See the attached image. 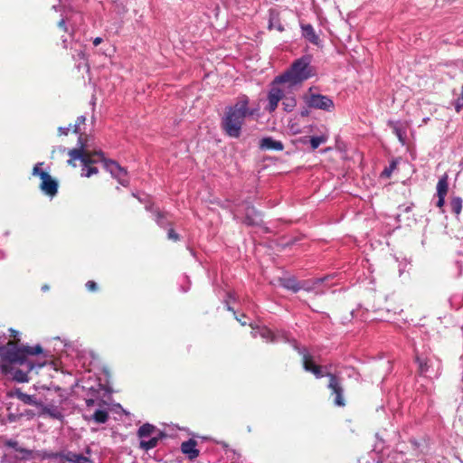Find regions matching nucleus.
<instances>
[{"label":"nucleus","instance_id":"obj_42","mask_svg":"<svg viewBox=\"0 0 463 463\" xmlns=\"http://www.w3.org/2000/svg\"><path fill=\"white\" fill-rule=\"evenodd\" d=\"M395 132H396V135H397V137H399V139H400L402 142H403L400 129L395 128Z\"/></svg>","mask_w":463,"mask_h":463},{"label":"nucleus","instance_id":"obj_22","mask_svg":"<svg viewBox=\"0 0 463 463\" xmlns=\"http://www.w3.org/2000/svg\"><path fill=\"white\" fill-rule=\"evenodd\" d=\"M5 446L8 447V448H12L15 451L21 452V453L26 455L27 457L31 456L32 453H33L32 450L20 447L19 444H18V441H16L14 439H7V440H5Z\"/></svg>","mask_w":463,"mask_h":463},{"label":"nucleus","instance_id":"obj_36","mask_svg":"<svg viewBox=\"0 0 463 463\" xmlns=\"http://www.w3.org/2000/svg\"><path fill=\"white\" fill-rule=\"evenodd\" d=\"M9 331H10V336L13 338L12 340H15L16 345H18L19 339H16L18 332L13 328H10Z\"/></svg>","mask_w":463,"mask_h":463},{"label":"nucleus","instance_id":"obj_50","mask_svg":"<svg viewBox=\"0 0 463 463\" xmlns=\"http://www.w3.org/2000/svg\"><path fill=\"white\" fill-rule=\"evenodd\" d=\"M132 463H136V462H132Z\"/></svg>","mask_w":463,"mask_h":463},{"label":"nucleus","instance_id":"obj_25","mask_svg":"<svg viewBox=\"0 0 463 463\" xmlns=\"http://www.w3.org/2000/svg\"><path fill=\"white\" fill-rule=\"evenodd\" d=\"M303 367L307 372H311L313 367L317 364L313 361V357L309 354H304L302 357Z\"/></svg>","mask_w":463,"mask_h":463},{"label":"nucleus","instance_id":"obj_35","mask_svg":"<svg viewBox=\"0 0 463 463\" xmlns=\"http://www.w3.org/2000/svg\"><path fill=\"white\" fill-rule=\"evenodd\" d=\"M454 106L457 112L461 110L463 108V98L461 96L455 100Z\"/></svg>","mask_w":463,"mask_h":463},{"label":"nucleus","instance_id":"obj_24","mask_svg":"<svg viewBox=\"0 0 463 463\" xmlns=\"http://www.w3.org/2000/svg\"><path fill=\"white\" fill-rule=\"evenodd\" d=\"M155 430V427L149 423L143 424L137 431L139 438H145L150 436Z\"/></svg>","mask_w":463,"mask_h":463},{"label":"nucleus","instance_id":"obj_16","mask_svg":"<svg viewBox=\"0 0 463 463\" xmlns=\"http://www.w3.org/2000/svg\"><path fill=\"white\" fill-rule=\"evenodd\" d=\"M414 361L418 364V373L424 375L430 369V359L420 355L418 352L415 351Z\"/></svg>","mask_w":463,"mask_h":463},{"label":"nucleus","instance_id":"obj_41","mask_svg":"<svg viewBox=\"0 0 463 463\" xmlns=\"http://www.w3.org/2000/svg\"><path fill=\"white\" fill-rule=\"evenodd\" d=\"M300 115L301 117H307L309 115V110L307 109H302Z\"/></svg>","mask_w":463,"mask_h":463},{"label":"nucleus","instance_id":"obj_49","mask_svg":"<svg viewBox=\"0 0 463 463\" xmlns=\"http://www.w3.org/2000/svg\"><path fill=\"white\" fill-rule=\"evenodd\" d=\"M268 335H271V332L269 330H266Z\"/></svg>","mask_w":463,"mask_h":463},{"label":"nucleus","instance_id":"obj_17","mask_svg":"<svg viewBox=\"0 0 463 463\" xmlns=\"http://www.w3.org/2000/svg\"><path fill=\"white\" fill-rule=\"evenodd\" d=\"M27 357H28V355H26L25 363H24L22 364V365H25L26 366L27 372H24L22 370L17 369L14 372V379L16 381L20 382V383H24V382H27L28 381L27 373L30 372L33 369V364H32L31 362L28 361Z\"/></svg>","mask_w":463,"mask_h":463},{"label":"nucleus","instance_id":"obj_43","mask_svg":"<svg viewBox=\"0 0 463 463\" xmlns=\"http://www.w3.org/2000/svg\"><path fill=\"white\" fill-rule=\"evenodd\" d=\"M235 318L241 323V326H245L247 324L245 321H243V318H238L237 317H235Z\"/></svg>","mask_w":463,"mask_h":463},{"label":"nucleus","instance_id":"obj_32","mask_svg":"<svg viewBox=\"0 0 463 463\" xmlns=\"http://www.w3.org/2000/svg\"><path fill=\"white\" fill-rule=\"evenodd\" d=\"M310 373H312L316 376V378H322L324 376H326L327 372H324L323 367L321 365H317L316 367L312 368V371Z\"/></svg>","mask_w":463,"mask_h":463},{"label":"nucleus","instance_id":"obj_48","mask_svg":"<svg viewBox=\"0 0 463 463\" xmlns=\"http://www.w3.org/2000/svg\"><path fill=\"white\" fill-rule=\"evenodd\" d=\"M460 96L463 98V86L461 87V94Z\"/></svg>","mask_w":463,"mask_h":463},{"label":"nucleus","instance_id":"obj_33","mask_svg":"<svg viewBox=\"0 0 463 463\" xmlns=\"http://www.w3.org/2000/svg\"><path fill=\"white\" fill-rule=\"evenodd\" d=\"M85 287H86L87 290H89L90 292H95L98 290V285L93 280L87 281L85 284Z\"/></svg>","mask_w":463,"mask_h":463},{"label":"nucleus","instance_id":"obj_18","mask_svg":"<svg viewBox=\"0 0 463 463\" xmlns=\"http://www.w3.org/2000/svg\"><path fill=\"white\" fill-rule=\"evenodd\" d=\"M449 191V176L444 174L437 184V195L446 196Z\"/></svg>","mask_w":463,"mask_h":463},{"label":"nucleus","instance_id":"obj_47","mask_svg":"<svg viewBox=\"0 0 463 463\" xmlns=\"http://www.w3.org/2000/svg\"><path fill=\"white\" fill-rule=\"evenodd\" d=\"M104 54H105V56H109V57H111V55H112L111 53H107V52H105Z\"/></svg>","mask_w":463,"mask_h":463},{"label":"nucleus","instance_id":"obj_21","mask_svg":"<svg viewBox=\"0 0 463 463\" xmlns=\"http://www.w3.org/2000/svg\"><path fill=\"white\" fill-rule=\"evenodd\" d=\"M42 411H43V414H46L52 419L59 420H62V419H63V414L56 407L43 406Z\"/></svg>","mask_w":463,"mask_h":463},{"label":"nucleus","instance_id":"obj_9","mask_svg":"<svg viewBox=\"0 0 463 463\" xmlns=\"http://www.w3.org/2000/svg\"><path fill=\"white\" fill-rule=\"evenodd\" d=\"M304 100L307 107L326 111H332L335 108L334 102L327 96L321 94H309L304 96Z\"/></svg>","mask_w":463,"mask_h":463},{"label":"nucleus","instance_id":"obj_27","mask_svg":"<svg viewBox=\"0 0 463 463\" xmlns=\"http://www.w3.org/2000/svg\"><path fill=\"white\" fill-rule=\"evenodd\" d=\"M159 439L156 437L151 438L149 440H141L140 448L145 450H149L157 446Z\"/></svg>","mask_w":463,"mask_h":463},{"label":"nucleus","instance_id":"obj_38","mask_svg":"<svg viewBox=\"0 0 463 463\" xmlns=\"http://www.w3.org/2000/svg\"><path fill=\"white\" fill-rule=\"evenodd\" d=\"M71 129V127L67 128H59V132H60V135H64V136H67L68 133H69V130Z\"/></svg>","mask_w":463,"mask_h":463},{"label":"nucleus","instance_id":"obj_28","mask_svg":"<svg viewBox=\"0 0 463 463\" xmlns=\"http://www.w3.org/2000/svg\"><path fill=\"white\" fill-rule=\"evenodd\" d=\"M398 162L396 159H392L388 167H385L381 174L382 177L389 178L391 177L394 169H396Z\"/></svg>","mask_w":463,"mask_h":463},{"label":"nucleus","instance_id":"obj_13","mask_svg":"<svg viewBox=\"0 0 463 463\" xmlns=\"http://www.w3.org/2000/svg\"><path fill=\"white\" fill-rule=\"evenodd\" d=\"M283 99H284L283 90L278 87L273 86L268 95L269 104H268L266 109L269 110V112L275 111V109L278 107L279 102L280 100H282Z\"/></svg>","mask_w":463,"mask_h":463},{"label":"nucleus","instance_id":"obj_4","mask_svg":"<svg viewBox=\"0 0 463 463\" xmlns=\"http://www.w3.org/2000/svg\"><path fill=\"white\" fill-rule=\"evenodd\" d=\"M43 165V162L35 164L33 167L32 175L41 179L39 185L41 191L50 197H54L58 193L59 184L48 172L43 170L42 166Z\"/></svg>","mask_w":463,"mask_h":463},{"label":"nucleus","instance_id":"obj_8","mask_svg":"<svg viewBox=\"0 0 463 463\" xmlns=\"http://www.w3.org/2000/svg\"><path fill=\"white\" fill-rule=\"evenodd\" d=\"M94 155L99 156L104 168L108 170L114 178L118 179L122 185H127V170L125 168L121 167L116 161L107 160L101 151H95Z\"/></svg>","mask_w":463,"mask_h":463},{"label":"nucleus","instance_id":"obj_10","mask_svg":"<svg viewBox=\"0 0 463 463\" xmlns=\"http://www.w3.org/2000/svg\"><path fill=\"white\" fill-rule=\"evenodd\" d=\"M301 36L311 44L318 46L321 43L319 34L316 32L314 26L310 24L299 22Z\"/></svg>","mask_w":463,"mask_h":463},{"label":"nucleus","instance_id":"obj_46","mask_svg":"<svg viewBox=\"0 0 463 463\" xmlns=\"http://www.w3.org/2000/svg\"><path fill=\"white\" fill-rule=\"evenodd\" d=\"M94 403V401L93 400H88L87 401V405L90 406V404H93Z\"/></svg>","mask_w":463,"mask_h":463},{"label":"nucleus","instance_id":"obj_6","mask_svg":"<svg viewBox=\"0 0 463 463\" xmlns=\"http://www.w3.org/2000/svg\"><path fill=\"white\" fill-rule=\"evenodd\" d=\"M328 378L327 388L330 390V396L334 397L333 402L337 407H345L346 402L344 397L345 390L342 379L335 373H326Z\"/></svg>","mask_w":463,"mask_h":463},{"label":"nucleus","instance_id":"obj_29","mask_svg":"<svg viewBox=\"0 0 463 463\" xmlns=\"http://www.w3.org/2000/svg\"><path fill=\"white\" fill-rule=\"evenodd\" d=\"M297 101L295 98H284L282 105L284 107V109L288 112L292 111L293 109L296 107Z\"/></svg>","mask_w":463,"mask_h":463},{"label":"nucleus","instance_id":"obj_23","mask_svg":"<svg viewBox=\"0 0 463 463\" xmlns=\"http://www.w3.org/2000/svg\"><path fill=\"white\" fill-rule=\"evenodd\" d=\"M109 412L105 410H97L93 415L92 420L97 423H105L109 420Z\"/></svg>","mask_w":463,"mask_h":463},{"label":"nucleus","instance_id":"obj_26","mask_svg":"<svg viewBox=\"0 0 463 463\" xmlns=\"http://www.w3.org/2000/svg\"><path fill=\"white\" fill-rule=\"evenodd\" d=\"M451 211L458 215L462 210V199L460 197H453L450 201Z\"/></svg>","mask_w":463,"mask_h":463},{"label":"nucleus","instance_id":"obj_12","mask_svg":"<svg viewBox=\"0 0 463 463\" xmlns=\"http://www.w3.org/2000/svg\"><path fill=\"white\" fill-rule=\"evenodd\" d=\"M197 441L194 439H189L182 442L180 449L189 460H194L199 457L200 451L196 449Z\"/></svg>","mask_w":463,"mask_h":463},{"label":"nucleus","instance_id":"obj_40","mask_svg":"<svg viewBox=\"0 0 463 463\" xmlns=\"http://www.w3.org/2000/svg\"><path fill=\"white\" fill-rule=\"evenodd\" d=\"M102 41H103V40H102V38H100V37H97V38H95V39H94V41H93V44H94L95 46H98L99 43H102Z\"/></svg>","mask_w":463,"mask_h":463},{"label":"nucleus","instance_id":"obj_19","mask_svg":"<svg viewBox=\"0 0 463 463\" xmlns=\"http://www.w3.org/2000/svg\"><path fill=\"white\" fill-rule=\"evenodd\" d=\"M280 285L289 290H292L293 292H298L300 289V287L298 283V281L294 278H285L280 279Z\"/></svg>","mask_w":463,"mask_h":463},{"label":"nucleus","instance_id":"obj_31","mask_svg":"<svg viewBox=\"0 0 463 463\" xmlns=\"http://www.w3.org/2000/svg\"><path fill=\"white\" fill-rule=\"evenodd\" d=\"M85 121H86V118L84 116L78 117L75 124L73 126L70 125L72 132L78 134L80 132V126L84 125Z\"/></svg>","mask_w":463,"mask_h":463},{"label":"nucleus","instance_id":"obj_2","mask_svg":"<svg viewBox=\"0 0 463 463\" xmlns=\"http://www.w3.org/2000/svg\"><path fill=\"white\" fill-rule=\"evenodd\" d=\"M79 147L71 149L68 152L70 156V159L68 160V164L70 165L75 166L74 161L80 160L83 167L81 169V175L85 177H90L93 175L98 174L99 170L94 164L100 162L98 156H95V152H90L85 148V143L82 139V136L80 135L79 137Z\"/></svg>","mask_w":463,"mask_h":463},{"label":"nucleus","instance_id":"obj_1","mask_svg":"<svg viewBox=\"0 0 463 463\" xmlns=\"http://www.w3.org/2000/svg\"><path fill=\"white\" fill-rule=\"evenodd\" d=\"M249 104L250 99L242 95L233 105L225 108L221 119V128L225 135L232 138L240 137L245 118L256 113V109H250Z\"/></svg>","mask_w":463,"mask_h":463},{"label":"nucleus","instance_id":"obj_11","mask_svg":"<svg viewBox=\"0 0 463 463\" xmlns=\"http://www.w3.org/2000/svg\"><path fill=\"white\" fill-rule=\"evenodd\" d=\"M268 29L269 31L277 30L279 33L285 31L281 22L280 12L276 8H270L268 13Z\"/></svg>","mask_w":463,"mask_h":463},{"label":"nucleus","instance_id":"obj_14","mask_svg":"<svg viewBox=\"0 0 463 463\" xmlns=\"http://www.w3.org/2000/svg\"><path fill=\"white\" fill-rule=\"evenodd\" d=\"M244 223L249 226H260L262 223V214L253 206L246 208Z\"/></svg>","mask_w":463,"mask_h":463},{"label":"nucleus","instance_id":"obj_5","mask_svg":"<svg viewBox=\"0 0 463 463\" xmlns=\"http://www.w3.org/2000/svg\"><path fill=\"white\" fill-rule=\"evenodd\" d=\"M91 454V449L87 447L84 453L63 450L60 452L45 453L43 458H59L61 463H94Z\"/></svg>","mask_w":463,"mask_h":463},{"label":"nucleus","instance_id":"obj_37","mask_svg":"<svg viewBox=\"0 0 463 463\" xmlns=\"http://www.w3.org/2000/svg\"><path fill=\"white\" fill-rule=\"evenodd\" d=\"M445 197L446 196L438 195L439 200L437 202V206L439 208H442L444 206V204H445Z\"/></svg>","mask_w":463,"mask_h":463},{"label":"nucleus","instance_id":"obj_30","mask_svg":"<svg viewBox=\"0 0 463 463\" xmlns=\"http://www.w3.org/2000/svg\"><path fill=\"white\" fill-rule=\"evenodd\" d=\"M326 141V137L324 136L312 137L310 138V146L313 150L317 149L321 144Z\"/></svg>","mask_w":463,"mask_h":463},{"label":"nucleus","instance_id":"obj_45","mask_svg":"<svg viewBox=\"0 0 463 463\" xmlns=\"http://www.w3.org/2000/svg\"><path fill=\"white\" fill-rule=\"evenodd\" d=\"M227 309L229 311L232 312L235 315V311H234L233 307H232L231 306L227 305Z\"/></svg>","mask_w":463,"mask_h":463},{"label":"nucleus","instance_id":"obj_20","mask_svg":"<svg viewBox=\"0 0 463 463\" xmlns=\"http://www.w3.org/2000/svg\"><path fill=\"white\" fill-rule=\"evenodd\" d=\"M15 397L18 400H20L21 402H23L24 404L35 405V406H37L39 404L36 402L34 396L24 393V392H21L20 390H17L15 392Z\"/></svg>","mask_w":463,"mask_h":463},{"label":"nucleus","instance_id":"obj_7","mask_svg":"<svg viewBox=\"0 0 463 463\" xmlns=\"http://www.w3.org/2000/svg\"><path fill=\"white\" fill-rule=\"evenodd\" d=\"M94 155L99 156L104 168L108 170L114 178L118 179L122 185H127V170L125 168L121 167L116 161L107 160L101 151H95Z\"/></svg>","mask_w":463,"mask_h":463},{"label":"nucleus","instance_id":"obj_34","mask_svg":"<svg viewBox=\"0 0 463 463\" xmlns=\"http://www.w3.org/2000/svg\"><path fill=\"white\" fill-rule=\"evenodd\" d=\"M167 238L174 241H177L179 240V234L175 232L174 229H169L167 232Z\"/></svg>","mask_w":463,"mask_h":463},{"label":"nucleus","instance_id":"obj_44","mask_svg":"<svg viewBox=\"0 0 463 463\" xmlns=\"http://www.w3.org/2000/svg\"><path fill=\"white\" fill-rule=\"evenodd\" d=\"M49 288H49V286H48V285H43V286L42 287V290H43V291H44V292H45V291H47V290H49Z\"/></svg>","mask_w":463,"mask_h":463},{"label":"nucleus","instance_id":"obj_3","mask_svg":"<svg viewBox=\"0 0 463 463\" xmlns=\"http://www.w3.org/2000/svg\"><path fill=\"white\" fill-rule=\"evenodd\" d=\"M315 74V69L304 62V60H296L288 71L276 77L274 83H288L293 86L313 77Z\"/></svg>","mask_w":463,"mask_h":463},{"label":"nucleus","instance_id":"obj_15","mask_svg":"<svg viewBox=\"0 0 463 463\" xmlns=\"http://www.w3.org/2000/svg\"><path fill=\"white\" fill-rule=\"evenodd\" d=\"M260 148L262 150L282 151L284 145L281 141L275 140L270 137H263L260 142Z\"/></svg>","mask_w":463,"mask_h":463},{"label":"nucleus","instance_id":"obj_39","mask_svg":"<svg viewBox=\"0 0 463 463\" xmlns=\"http://www.w3.org/2000/svg\"><path fill=\"white\" fill-rule=\"evenodd\" d=\"M59 26H60L61 28H62L64 31H67L66 24H65V20H64V19H61V20L59 22Z\"/></svg>","mask_w":463,"mask_h":463}]
</instances>
